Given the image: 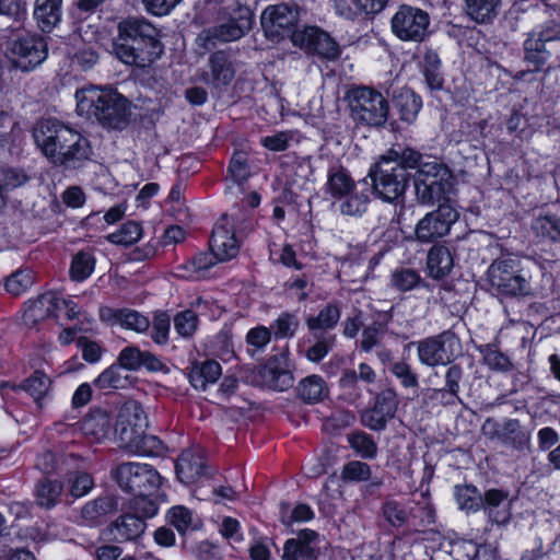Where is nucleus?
<instances>
[{
  "label": "nucleus",
  "instance_id": "1",
  "mask_svg": "<svg viewBox=\"0 0 560 560\" xmlns=\"http://www.w3.org/2000/svg\"><path fill=\"white\" fill-rule=\"evenodd\" d=\"M33 138L42 153L57 166L75 168L90 159L89 140L57 119H42L33 129Z\"/></svg>",
  "mask_w": 560,
  "mask_h": 560
},
{
  "label": "nucleus",
  "instance_id": "2",
  "mask_svg": "<svg viewBox=\"0 0 560 560\" xmlns=\"http://www.w3.org/2000/svg\"><path fill=\"white\" fill-rule=\"evenodd\" d=\"M159 30L144 19L127 18L117 25L113 52L125 65L145 68L163 54Z\"/></svg>",
  "mask_w": 560,
  "mask_h": 560
},
{
  "label": "nucleus",
  "instance_id": "3",
  "mask_svg": "<svg viewBox=\"0 0 560 560\" xmlns=\"http://www.w3.org/2000/svg\"><path fill=\"white\" fill-rule=\"evenodd\" d=\"M77 112L107 129L122 130L129 124L128 100L116 90L85 86L75 92Z\"/></svg>",
  "mask_w": 560,
  "mask_h": 560
},
{
  "label": "nucleus",
  "instance_id": "4",
  "mask_svg": "<svg viewBox=\"0 0 560 560\" xmlns=\"http://www.w3.org/2000/svg\"><path fill=\"white\" fill-rule=\"evenodd\" d=\"M252 23L253 13L247 5L236 0H223L217 24L202 30L197 37V44L210 50L218 43L237 40L252 28Z\"/></svg>",
  "mask_w": 560,
  "mask_h": 560
},
{
  "label": "nucleus",
  "instance_id": "5",
  "mask_svg": "<svg viewBox=\"0 0 560 560\" xmlns=\"http://www.w3.org/2000/svg\"><path fill=\"white\" fill-rule=\"evenodd\" d=\"M491 288L503 296L524 298L533 294V287L521 260L514 256H501L488 268Z\"/></svg>",
  "mask_w": 560,
  "mask_h": 560
},
{
  "label": "nucleus",
  "instance_id": "6",
  "mask_svg": "<svg viewBox=\"0 0 560 560\" xmlns=\"http://www.w3.org/2000/svg\"><path fill=\"white\" fill-rule=\"evenodd\" d=\"M350 117L360 126L382 127L386 124L389 105L383 94L369 86L353 88L348 92Z\"/></svg>",
  "mask_w": 560,
  "mask_h": 560
},
{
  "label": "nucleus",
  "instance_id": "7",
  "mask_svg": "<svg viewBox=\"0 0 560 560\" xmlns=\"http://www.w3.org/2000/svg\"><path fill=\"white\" fill-rule=\"evenodd\" d=\"M454 188V177L446 165L422 163L415 176L416 197L420 203L433 205L445 199Z\"/></svg>",
  "mask_w": 560,
  "mask_h": 560
},
{
  "label": "nucleus",
  "instance_id": "8",
  "mask_svg": "<svg viewBox=\"0 0 560 560\" xmlns=\"http://www.w3.org/2000/svg\"><path fill=\"white\" fill-rule=\"evenodd\" d=\"M374 194L388 202L398 201L405 195L409 184V173L396 161L382 155L370 168Z\"/></svg>",
  "mask_w": 560,
  "mask_h": 560
},
{
  "label": "nucleus",
  "instance_id": "9",
  "mask_svg": "<svg viewBox=\"0 0 560 560\" xmlns=\"http://www.w3.org/2000/svg\"><path fill=\"white\" fill-rule=\"evenodd\" d=\"M112 477L121 490L131 494H153L162 482V477L151 465L132 462L116 466Z\"/></svg>",
  "mask_w": 560,
  "mask_h": 560
},
{
  "label": "nucleus",
  "instance_id": "10",
  "mask_svg": "<svg viewBox=\"0 0 560 560\" xmlns=\"http://www.w3.org/2000/svg\"><path fill=\"white\" fill-rule=\"evenodd\" d=\"M429 25L428 12L408 4L400 5L390 21L393 33L400 40L406 42H423L428 35Z\"/></svg>",
  "mask_w": 560,
  "mask_h": 560
},
{
  "label": "nucleus",
  "instance_id": "11",
  "mask_svg": "<svg viewBox=\"0 0 560 560\" xmlns=\"http://www.w3.org/2000/svg\"><path fill=\"white\" fill-rule=\"evenodd\" d=\"M417 345L419 361L427 366L447 365L454 361L459 341L452 331L422 339Z\"/></svg>",
  "mask_w": 560,
  "mask_h": 560
},
{
  "label": "nucleus",
  "instance_id": "12",
  "mask_svg": "<svg viewBox=\"0 0 560 560\" xmlns=\"http://www.w3.org/2000/svg\"><path fill=\"white\" fill-rule=\"evenodd\" d=\"M560 42V23L546 22L539 32L532 33L524 43L525 60L535 70L544 67L555 52V44Z\"/></svg>",
  "mask_w": 560,
  "mask_h": 560
},
{
  "label": "nucleus",
  "instance_id": "13",
  "mask_svg": "<svg viewBox=\"0 0 560 560\" xmlns=\"http://www.w3.org/2000/svg\"><path fill=\"white\" fill-rule=\"evenodd\" d=\"M47 57V44L38 36H23L8 48V58L13 68L23 72L39 66Z\"/></svg>",
  "mask_w": 560,
  "mask_h": 560
},
{
  "label": "nucleus",
  "instance_id": "14",
  "mask_svg": "<svg viewBox=\"0 0 560 560\" xmlns=\"http://www.w3.org/2000/svg\"><path fill=\"white\" fill-rule=\"evenodd\" d=\"M299 20V7L294 3H280L267 7L261 14V26L266 36L280 40L287 36L292 38V31Z\"/></svg>",
  "mask_w": 560,
  "mask_h": 560
},
{
  "label": "nucleus",
  "instance_id": "15",
  "mask_svg": "<svg viewBox=\"0 0 560 560\" xmlns=\"http://www.w3.org/2000/svg\"><path fill=\"white\" fill-rule=\"evenodd\" d=\"M292 43L310 54L334 60L340 55L337 42L317 26H304L292 34Z\"/></svg>",
  "mask_w": 560,
  "mask_h": 560
},
{
  "label": "nucleus",
  "instance_id": "16",
  "mask_svg": "<svg viewBox=\"0 0 560 560\" xmlns=\"http://www.w3.org/2000/svg\"><path fill=\"white\" fill-rule=\"evenodd\" d=\"M457 210L448 203L439 208L424 218L416 226V236L420 242L428 243L446 235L451 226L458 220Z\"/></svg>",
  "mask_w": 560,
  "mask_h": 560
},
{
  "label": "nucleus",
  "instance_id": "17",
  "mask_svg": "<svg viewBox=\"0 0 560 560\" xmlns=\"http://www.w3.org/2000/svg\"><path fill=\"white\" fill-rule=\"evenodd\" d=\"M482 432L488 439L498 440L515 451L528 450L530 445V433L516 419H505L502 423L487 419Z\"/></svg>",
  "mask_w": 560,
  "mask_h": 560
},
{
  "label": "nucleus",
  "instance_id": "18",
  "mask_svg": "<svg viewBox=\"0 0 560 560\" xmlns=\"http://www.w3.org/2000/svg\"><path fill=\"white\" fill-rule=\"evenodd\" d=\"M149 425L147 413L136 400L126 401L117 416L116 434L121 442L131 443L139 434L145 432Z\"/></svg>",
  "mask_w": 560,
  "mask_h": 560
},
{
  "label": "nucleus",
  "instance_id": "19",
  "mask_svg": "<svg viewBox=\"0 0 560 560\" xmlns=\"http://www.w3.org/2000/svg\"><path fill=\"white\" fill-rule=\"evenodd\" d=\"M398 408L397 395L393 389H384L375 397L373 407L361 412V423L372 431H383L394 419Z\"/></svg>",
  "mask_w": 560,
  "mask_h": 560
},
{
  "label": "nucleus",
  "instance_id": "20",
  "mask_svg": "<svg viewBox=\"0 0 560 560\" xmlns=\"http://www.w3.org/2000/svg\"><path fill=\"white\" fill-rule=\"evenodd\" d=\"M210 249L221 261L234 258L238 254L240 244L234 234L233 219L229 214H223L215 223L210 238Z\"/></svg>",
  "mask_w": 560,
  "mask_h": 560
},
{
  "label": "nucleus",
  "instance_id": "21",
  "mask_svg": "<svg viewBox=\"0 0 560 560\" xmlns=\"http://www.w3.org/2000/svg\"><path fill=\"white\" fill-rule=\"evenodd\" d=\"M318 556L319 535L312 529H302L295 538L284 542L281 560H317Z\"/></svg>",
  "mask_w": 560,
  "mask_h": 560
},
{
  "label": "nucleus",
  "instance_id": "22",
  "mask_svg": "<svg viewBox=\"0 0 560 560\" xmlns=\"http://www.w3.org/2000/svg\"><path fill=\"white\" fill-rule=\"evenodd\" d=\"M209 72L203 80L215 90L228 88L235 78V67L232 56L226 50H218L210 55L208 60Z\"/></svg>",
  "mask_w": 560,
  "mask_h": 560
},
{
  "label": "nucleus",
  "instance_id": "23",
  "mask_svg": "<svg viewBox=\"0 0 560 560\" xmlns=\"http://www.w3.org/2000/svg\"><path fill=\"white\" fill-rule=\"evenodd\" d=\"M509 491L502 489H489L481 494V509L489 520L495 524H505L511 518Z\"/></svg>",
  "mask_w": 560,
  "mask_h": 560
},
{
  "label": "nucleus",
  "instance_id": "24",
  "mask_svg": "<svg viewBox=\"0 0 560 560\" xmlns=\"http://www.w3.org/2000/svg\"><path fill=\"white\" fill-rule=\"evenodd\" d=\"M175 469L183 483H192L205 474L203 457L198 451L186 450L177 458Z\"/></svg>",
  "mask_w": 560,
  "mask_h": 560
},
{
  "label": "nucleus",
  "instance_id": "25",
  "mask_svg": "<svg viewBox=\"0 0 560 560\" xmlns=\"http://www.w3.org/2000/svg\"><path fill=\"white\" fill-rule=\"evenodd\" d=\"M145 522L139 515L126 513L120 515L109 526L114 540L127 541L139 538L145 530Z\"/></svg>",
  "mask_w": 560,
  "mask_h": 560
},
{
  "label": "nucleus",
  "instance_id": "26",
  "mask_svg": "<svg viewBox=\"0 0 560 560\" xmlns=\"http://www.w3.org/2000/svg\"><path fill=\"white\" fill-rule=\"evenodd\" d=\"M60 310V298L55 292H46L34 300L24 312L23 319L27 325H35Z\"/></svg>",
  "mask_w": 560,
  "mask_h": 560
},
{
  "label": "nucleus",
  "instance_id": "27",
  "mask_svg": "<svg viewBox=\"0 0 560 560\" xmlns=\"http://www.w3.org/2000/svg\"><path fill=\"white\" fill-rule=\"evenodd\" d=\"M256 377L262 386L279 392L292 387L294 383L293 374L289 370L278 368L273 362L259 366Z\"/></svg>",
  "mask_w": 560,
  "mask_h": 560
},
{
  "label": "nucleus",
  "instance_id": "28",
  "mask_svg": "<svg viewBox=\"0 0 560 560\" xmlns=\"http://www.w3.org/2000/svg\"><path fill=\"white\" fill-rule=\"evenodd\" d=\"M62 0H35L34 18L38 27L51 32L61 21Z\"/></svg>",
  "mask_w": 560,
  "mask_h": 560
},
{
  "label": "nucleus",
  "instance_id": "29",
  "mask_svg": "<svg viewBox=\"0 0 560 560\" xmlns=\"http://www.w3.org/2000/svg\"><path fill=\"white\" fill-rule=\"evenodd\" d=\"M81 430L85 435L101 441L110 433L112 418L106 410L94 409L84 417Z\"/></svg>",
  "mask_w": 560,
  "mask_h": 560
},
{
  "label": "nucleus",
  "instance_id": "30",
  "mask_svg": "<svg viewBox=\"0 0 560 560\" xmlns=\"http://www.w3.org/2000/svg\"><path fill=\"white\" fill-rule=\"evenodd\" d=\"M454 266V260L450 249L445 246H433L427 256V268L429 276L440 280L450 275Z\"/></svg>",
  "mask_w": 560,
  "mask_h": 560
},
{
  "label": "nucleus",
  "instance_id": "31",
  "mask_svg": "<svg viewBox=\"0 0 560 560\" xmlns=\"http://www.w3.org/2000/svg\"><path fill=\"white\" fill-rule=\"evenodd\" d=\"M106 314H109L110 317L114 318V320L121 327L139 334L147 331L150 327L149 318L135 310L124 308L113 311L110 308H106L101 312L102 317H105Z\"/></svg>",
  "mask_w": 560,
  "mask_h": 560
},
{
  "label": "nucleus",
  "instance_id": "32",
  "mask_svg": "<svg viewBox=\"0 0 560 560\" xmlns=\"http://www.w3.org/2000/svg\"><path fill=\"white\" fill-rule=\"evenodd\" d=\"M24 389L30 396L33 397L35 402L40 406V401L49 393L51 387V380L40 371H35L28 378L20 385H2V388Z\"/></svg>",
  "mask_w": 560,
  "mask_h": 560
},
{
  "label": "nucleus",
  "instance_id": "33",
  "mask_svg": "<svg viewBox=\"0 0 560 560\" xmlns=\"http://www.w3.org/2000/svg\"><path fill=\"white\" fill-rule=\"evenodd\" d=\"M62 492V482L43 478L35 486V502L39 508L49 510L59 502Z\"/></svg>",
  "mask_w": 560,
  "mask_h": 560
},
{
  "label": "nucleus",
  "instance_id": "34",
  "mask_svg": "<svg viewBox=\"0 0 560 560\" xmlns=\"http://www.w3.org/2000/svg\"><path fill=\"white\" fill-rule=\"evenodd\" d=\"M466 14L476 23L492 22L498 15L501 0H464Z\"/></svg>",
  "mask_w": 560,
  "mask_h": 560
},
{
  "label": "nucleus",
  "instance_id": "35",
  "mask_svg": "<svg viewBox=\"0 0 560 560\" xmlns=\"http://www.w3.org/2000/svg\"><path fill=\"white\" fill-rule=\"evenodd\" d=\"M221 372V365L217 361L209 360L191 368L189 381L195 388L206 389L208 384L219 380Z\"/></svg>",
  "mask_w": 560,
  "mask_h": 560
},
{
  "label": "nucleus",
  "instance_id": "36",
  "mask_svg": "<svg viewBox=\"0 0 560 560\" xmlns=\"http://www.w3.org/2000/svg\"><path fill=\"white\" fill-rule=\"evenodd\" d=\"M296 390L299 397L307 404L319 402L328 395L326 383L318 375H311L303 378Z\"/></svg>",
  "mask_w": 560,
  "mask_h": 560
},
{
  "label": "nucleus",
  "instance_id": "37",
  "mask_svg": "<svg viewBox=\"0 0 560 560\" xmlns=\"http://www.w3.org/2000/svg\"><path fill=\"white\" fill-rule=\"evenodd\" d=\"M394 105L398 109L400 119L410 124L415 121L418 113L421 109L422 103L411 90H400L394 96Z\"/></svg>",
  "mask_w": 560,
  "mask_h": 560
},
{
  "label": "nucleus",
  "instance_id": "38",
  "mask_svg": "<svg viewBox=\"0 0 560 560\" xmlns=\"http://www.w3.org/2000/svg\"><path fill=\"white\" fill-rule=\"evenodd\" d=\"M532 230L541 240L560 242V218L556 214L546 213L536 217L532 222Z\"/></svg>",
  "mask_w": 560,
  "mask_h": 560
},
{
  "label": "nucleus",
  "instance_id": "39",
  "mask_svg": "<svg viewBox=\"0 0 560 560\" xmlns=\"http://www.w3.org/2000/svg\"><path fill=\"white\" fill-rule=\"evenodd\" d=\"M116 506L117 501L114 497H100L83 505L81 509V518L89 524H94L107 513L113 512Z\"/></svg>",
  "mask_w": 560,
  "mask_h": 560
},
{
  "label": "nucleus",
  "instance_id": "40",
  "mask_svg": "<svg viewBox=\"0 0 560 560\" xmlns=\"http://www.w3.org/2000/svg\"><path fill=\"white\" fill-rule=\"evenodd\" d=\"M122 446L140 456H159L164 450L163 442L159 438L145 432L139 434V438L131 443H124Z\"/></svg>",
  "mask_w": 560,
  "mask_h": 560
},
{
  "label": "nucleus",
  "instance_id": "41",
  "mask_svg": "<svg viewBox=\"0 0 560 560\" xmlns=\"http://www.w3.org/2000/svg\"><path fill=\"white\" fill-rule=\"evenodd\" d=\"M167 518L179 534H186L188 530H195L201 526L194 513L183 505L172 508L167 513Z\"/></svg>",
  "mask_w": 560,
  "mask_h": 560
},
{
  "label": "nucleus",
  "instance_id": "42",
  "mask_svg": "<svg viewBox=\"0 0 560 560\" xmlns=\"http://www.w3.org/2000/svg\"><path fill=\"white\" fill-rule=\"evenodd\" d=\"M327 187L332 197L342 198L355 189V184L345 170L331 168L328 174Z\"/></svg>",
  "mask_w": 560,
  "mask_h": 560
},
{
  "label": "nucleus",
  "instance_id": "43",
  "mask_svg": "<svg viewBox=\"0 0 560 560\" xmlns=\"http://www.w3.org/2000/svg\"><path fill=\"white\" fill-rule=\"evenodd\" d=\"M340 319V310L335 304L326 305L317 316L307 318L306 325L311 331L334 328Z\"/></svg>",
  "mask_w": 560,
  "mask_h": 560
},
{
  "label": "nucleus",
  "instance_id": "44",
  "mask_svg": "<svg viewBox=\"0 0 560 560\" xmlns=\"http://www.w3.org/2000/svg\"><path fill=\"white\" fill-rule=\"evenodd\" d=\"M441 61L435 51L429 50L423 59V75L427 85L431 90H441L443 88L444 79L440 72Z\"/></svg>",
  "mask_w": 560,
  "mask_h": 560
},
{
  "label": "nucleus",
  "instance_id": "45",
  "mask_svg": "<svg viewBox=\"0 0 560 560\" xmlns=\"http://www.w3.org/2000/svg\"><path fill=\"white\" fill-rule=\"evenodd\" d=\"M340 212L349 217H360L366 210L370 202L369 195L365 191L352 190L342 197Z\"/></svg>",
  "mask_w": 560,
  "mask_h": 560
},
{
  "label": "nucleus",
  "instance_id": "46",
  "mask_svg": "<svg viewBox=\"0 0 560 560\" xmlns=\"http://www.w3.org/2000/svg\"><path fill=\"white\" fill-rule=\"evenodd\" d=\"M350 446L363 458H374L377 454V445L373 438L363 431L348 434Z\"/></svg>",
  "mask_w": 560,
  "mask_h": 560
},
{
  "label": "nucleus",
  "instance_id": "47",
  "mask_svg": "<svg viewBox=\"0 0 560 560\" xmlns=\"http://www.w3.org/2000/svg\"><path fill=\"white\" fill-rule=\"evenodd\" d=\"M141 234V225L136 221H128L118 231L108 234L107 240L113 244L129 246L138 242Z\"/></svg>",
  "mask_w": 560,
  "mask_h": 560
},
{
  "label": "nucleus",
  "instance_id": "48",
  "mask_svg": "<svg viewBox=\"0 0 560 560\" xmlns=\"http://www.w3.org/2000/svg\"><path fill=\"white\" fill-rule=\"evenodd\" d=\"M455 499L462 510L478 511L481 509V493L474 486H456Z\"/></svg>",
  "mask_w": 560,
  "mask_h": 560
},
{
  "label": "nucleus",
  "instance_id": "49",
  "mask_svg": "<svg viewBox=\"0 0 560 560\" xmlns=\"http://www.w3.org/2000/svg\"><path fill=\"white\" fill-rule=\"evenodd\" d=\"M79 460L73 454L63 456L61 462L57 459V456L51 451H44L37 455L35 460V467L45 475L54 474L58 470L60 464L70 466V462Z\"/></svg>",
  "mask_w": 560,
  "mask_h": 560
},
{
  "label": "nucleus",
  "instance_id": "50",
  "mask_svg": "<svg viewBox=\"0 0 560 560\" xmlns=\"http://www.w3.org/2000/svg\"><path fill=\"white\" fill-rule=\"evenodd\" d=\"M385 155L402 165L406 171L416 167L419 170V166L423 163L421 153L411 148H393Z\"/></svg>",
  "mask_w": 560,
  "mask_h": 560
},
{
  "label": "nucleus",
  "instance_id": "51",
  "mask_svg": "<svg viewBox=\"0 0 560 560\" xmlns=\"http://www.w3.org/2000/svg\"><path fill=\"white\" fill-rule=\"evenodd\" d=\"M121 366L112 365L98 375L95 380V385L101 389L108 388H124L128 383V377L122 375Z\"/></svg>",
  "mask_w": 560,
  "mask_h": 560
},
{
  "label": "nucleus",
  "instance_id": "52",
  "mask_svg": "<svg viewBox=\"0 0 560 560\" xmlns=\"http://www.w3.org/2000/svg\"><path fill=\"white\" fill-rule=\"evenodd\" d=\"M300 327L299 317L289 312L282 313L272 325L275 329L273 334L277 339H290L292 338Z\"/></svg>",
  "mask_w": 560,
  "mask_h": 560
},
{
  "label": "nucleus",
  "instance_id": "53",
  "mask_svg": "<svg viewBox=\"0 0 560 560\" xmlns=\"http://www.w3.org/2000/svg\"><path fill=\"white\" fill-rule=\"evenodd\" d=\"M94 267V257L89 253L80 252L73 257L70 276L74 281H83L93 272Z\"/></svg>",
  "mask_w": 560,
  "mask_h": 560
},
{
  "label": "nucleus",
  "instance_id": "54",
  "mask_svg": "<svg viewBox=\"0 0 560 560\" xmlns=\"http://www.w3.org/2000/svg\"><path fill=\"white\" fill-rule=\"evenodd\" d=\"M229 175L238 185L249 178L252 171L245 152H235L233 154L229 165Z\"/></svg>",
  "mask_w": 560,
  "mask_h": 560
},
{
  "label": "nucleus",
  "instance_id": "55",
  "mask_svg": "<svg viewBox=\"0 0 560 560\" xmlns=\"http://www.w3.org/2000/svg\"><path fill=\"white\" fill-rule=\"evenodd\" d=\"M272 332L270 328L265 326H256L248 330L245 340L248 348V353L254 355L256 352L262 351L266 346L271 341Z\"/></svg>",
  "mask_w": 560,
  "mask_h": 560
},
{
  "label": "nucleus",
  "instance_id": "56",
  "mask_svg": "<svg viewBox=\"0 0 560 560\" xmlns=\"http://www.w3.org/2000/svg\"><path fill=\"white\" fill-rule=\"evenodd\" d=\"M390 282L394 288L405 292L412 290L419 284L420 276L413 269L399 268L392 273Z\"/></svg>",
  "mask_w": 560,
  "mask_h": 560
},
{
  "label": "nucleus",
  "instance_id": "57",
  "mask_svg": "<svg viewBox=\"0 0 560 560\" xmlns=\"http://www.w3.org/2000/svg\"><path fill=\"white\" fill-rule=\"evenodd\" d=\"M174 327L176 332L184 337H191L198 327V317L195 312L185 310L179 312L174 317Z\"/></svg>",
  "mask_w": 560,
  "mask_h": 560
},
{
  "label": "nucleus",
  "instance_id": "58",
  "mask_svg": "<svg viewBox=\"0 0 560 560\" xmlns=\"http://www.w3.org/2000/svg\"><path fill=\"white\" fill-rule=\"evenodd\" d=\"M171 317L165 312H156L152 322L151 338L158 345H165L168 341Z\"/></svg>",
  "mask_w": 560,
  "mask_h": 560
},
{
  "label": "nucleus",
  "instance_id": "59",
  "mask_svg": "<svg viewBox=\"0 0 560 560\" xmlns=\"http://www.w3.org/2000/svg\"><path fill=\"white\" fill-rule=\"evenodd\" d=\"M371 477V468L368 464L352 460L347 463L341 471L343 481H366Z\"/></svg>",
  "mask_w": 560,
  "mask_h": 560
},
{
  "label": "nucleus",
  "instance_id": "60",
  "mask_svg": "<svg viewBox=\"0 0 560 560\" xmlns=\"http://www.w3.org/2000/svg\"><path fill=\"white\" fill-rule=\"evenodd\" d=\"M33 283V278L30 271L18 270L12 273L5 281V289L13 295H20Z\"/></svg>",
  "mask_w": 560,
  "mask_h": 560
},
{
  "label": "nucleus",
  "instance_id": "61",
  "mask_svg": "<svg viewBox=\"0 0 560 560\" xmlns=\"http://www.w3.org/2000/svg\"><path fill=\"white\" fill-rule=\"evenodd\" d=\"M382 511L385 520L394 527H401L408 520L406 510L395 501H386Z\"/></svg>",
  "mask_w": 560,
  "mask_h": 560
},
{
  "label": "nucleus",
  "instance_id": "62",
  "mask_svg": "<svg viewBox=\"0 0 560 560\" xmlns=\"http://www.w3.org/2000/svg\"><path fill=\"white\" fill-rule=\"evenodd\" d=\"M384 336V328L381 324H373L363 329L361 336V349L370 352L374 347H378Z\"/></svg>",
  "mask_w": 560,
  "mask_h": 560
},
{
  "label": "nucleus",
  "instance_id": "63",
  "mask_svg": "<svg viewBox=\"0 0 560 560\" xmlns=\"http://www.w3.org/2000/svg\"><path fill=\"white\" fill-rule=\"evenodd\" d=\"M135 499L132 501V509L135 511L133 514L139 515L144 518L153 517L158 513L156 503L150 499L151 494H133Z\"/></svg>",
  "mask_w": 560,
  "mask_h": 560
},
{
  "label": "nucleus",
  "instance_id": "64",
  "mask_svg": "<svg viewBox=\"0 0 560 560\" xmlns=\"http://www.w3.org/2000/svg\"><path fill=\"white\" fill-rule=\"evenodd\" d=\"M143 351L137 347H126L118 357V364L126 370L136 371L141 368Z\"/></svg>",
  "mask_w": 560,
  "mask_h": 560
}]
</instances>
